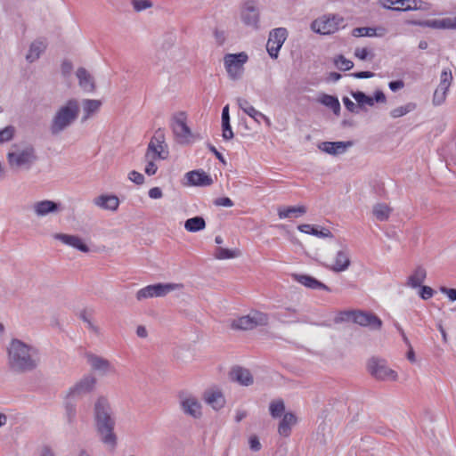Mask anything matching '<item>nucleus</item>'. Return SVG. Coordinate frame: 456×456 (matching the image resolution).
<instances>
[{"instance_id": "nucleus-1", "label": "nucleus", "mask_w": 456, "mask_h": 456, "mask_svg": "<svg viewBox=\"0 0 456 456\" xmlns=\"http://www.w3.org/2000/svg\"><path fill=\"white\" fill-rule=\"evenodd\" d=\"M9 362L12 367L20 370H33L38 366V349L23 341L13 338L8 347Z\"/></svg>"}, {"instance_id": "nucleus-2", "label": "nucleus", "mask_w": 456, "mask_h": 456, "mask_svg": "<svg viewBox=\"0 0 456 456\" xmlns=\"http://www.w3.org/2000/svg\"><path fill=\"white\" fill-rule=\"evenodd\" d=\"M94 419L96 430L103 444L116 445L117 437L113 432L115 421L110 415V408L108 401L100 397L94 406Z\"/></svg>"}, {"instance_id": "nucleus-3", "label": "nucleus", "mask_w": 456, "mask_h": 456, "mask_svg": "<svg viewBox=\"0 0 456 456\" xmlns=\"http://www.w3.org/2000/svg\"><path fill=\"white\" fill-rule=\"evenodd\" d=\"M10 168L14 172L29 170L37 160L35 147L30 143H14L6 156Z\"/></svg>"}, {"instance_id": "nucleus-4", "label": "nucleus", "mask_w": 456, "mask_h": 456, "mask_svg": "<svg viewBox=\"0 0 456 456\" xmlns=\"http://www.w3.org/2000/svg\"><path fill=\"white\" fill-rule=\"evenodd\" d=\"M80 113L79 102L76 99H69L65 104L61 105L53 115L50 132L53 135H57L69 127L78 118Z\"/></svg>"}, {"instance_id": "nucleus-5", "label": "nucleus", "mask_w": 456, "mask_h": 456, "mask_svg": "<svg viewBox=\"0 0 456 456\" xmlns=\"http://www.w3.org/2000/svg\"><path fill=\"white\" fill-rule=\"evenodd\" d=\"M187 116L183 111L175 113L171 119V129L175 141L180 144H187L192 136L190 127L187 126Z\"/></svg>"}, {"instance_id": "nucleus-6", "label": "nucleus", "mask_w": 456, "mask_h": 456, "mask_svg": "<svg viewBox=\"0 0 456 456\" xmlns=\"http://www.w3.org/2000/svg\"><path fill=\"white\" fill-rule=\"evenodd\" d=\"M344 19L337 14H328L314 20L312 24V29L322 35H330L335 33L342 26Z\"/></svg>"}, {"instance_id": "nucleus-7", "label": "nucleus", "mask_w": 456, "mask_h": 456, "mask_svg": "<svg viewBox=\"0 0 456 456\" xmlns=\"http://www.w3.org/2000/svg\"><path fill=\"white\" fill-rule=\"evenodd\" d=\"M268 315L262 312H253L250 314L241 316L232 323V329L249 330L257 326H265L268 323Z\"/></svg>"}, {"instance_id": "nucleus-8", "label": "nucleus", "mask_w": 456, "mask_h": 456, "mask_svg": "<svg viewBox=\"0 0 456 456\" xmlns=\"http://www.w3.org/2000/svg\"><path fill=\"white\" fill-rule=\"evenodd\" d=\"M224 66L229 77L232 80L240 78L244 68L243 65L248 61V55L245 53H228L224 58Z\"/></svg>"}, {"instance_id": "nucleus-9", "label": "nucleus", "mask_w": 456, "mask_h": 456, "mask_svg": "<svg viewBox=\"0 0 456 456\" xmlns=\"http://www.w3.org/2000/svg\"><path fill=\"white\" fill-rule=\"evenodd\" d=\"M288 37V30L285 28H276L269 32L266 43V50L273 59H277L280 49Z\"/></svg>"}, {"instance_id": "nucleus-10", "label": "nucleus", "mask_w": 456, "mask_h": 456, "mask_svg": "<svg viewBox=\"0 0 456 456\" xmlns=\"http://www.w3.org/2000/svg\"><path fill=\"white\" fill-rule=\"evenodd\" d=\"M179 286L180 285L174 283H157L153 285H148L137 291L136 299L141 301L154 297H164Z\"/></svg>"}, {"instance_id": "nucleus-11", "label": "nucleus", "mask_w": 456, "mask_h": 456, "mask_svg": "<svg viewBox=\"0 0 456 456\" xmlns=\"http://www.w3.org/2000/svg\"><path fill=\"white\" fill-rule=\"evenodd\" d=\"M452 81V75L450 69H443L440 76V84L433 95V103L435 105L442 104L446 98L447 91Z\"/></svg>"}, {"instance_id": "nucleus-12", "label": "nucleus", "mask_w": 456, "mask_h": 456, "mask_svg": "<svg viewBox=\"0 0 456 456\" xmlns=\"http://www.w3.org/2000/svg\"><path fill=\"white\" fill-rule=\"evenodd\" d=\"M31 209L37 217H43L50 214H57L61 212L63 208L61 203L50 200H43L36 201L31 205Z\"/></svg>"}, {"instance_id": "nucleus-13", "label": "nucleus", "mask_w": 456, "mask_h": 456, "mask_svg": "<svg viewBox=\"0 0 456 456\" xmlns=\"http://www.w3.org/2000/svg\"><path fill=\"white\" fill-rule=\"evenodd\" d=\"M353 322L373 330H379L382 327V321L376 314L362 310H355Z\"/></svg>"}, {"instance_id": "nucleus-14", "label": "nucleus", "mask_w": 456, "mask_h": 456, "mask_svg": "<svg viewBox=\"0 0 456 456\" xmlns=\"http://www.w3.org/2000/svg\"><path fill=\"white\" fill-rule=\"evenodd\" d=\"M240 18L246 26L251 27L254 29H257L259 28L260 14L254 2L249 1L245 3L240 12Z\"/></svg>"}, {"instance_id": "nucleus-15", "label": "nucleus", "mask_w": 456, "mask_h": 456, "mask_svg": "<svg viewBox=\"0 0 456 456\" xmlns=\"http://www.w3.org/2000/svg\"><path fill=\"white\" fill-rule=\"evenodd\" d=\"M179 398L185 413L194 418L201 415V404L197 398L183 391L179 394Z\"/></svg>"}, {"instance_id": "nucleus-16", "label": "nucleus", "mask_w": 456, "mask_h": 456, "mask_svg": "<svg viewBox=\"0 0 456 456\" xmlns=\"http://www.w3.org/2000/svg\"><path fill=\"white\" fill-rule=\"evenodd\" d=\"M203 398L206 403L215 410H219L225 404V399L222 391L216 387H210L207 389L204 393Z\"/></svg>"}, {"instance_id": "nucleus-17", "label": "nucleus", "mask_w": 456, "mask_h": 456, "mask_svg": "<svg viewBox=\"0 0 456 456\" xmlns=\"http://www.w3.org/2000/svg\"><path fill=\"white\" fill-rule=\"evenodd\" d=\"M53 238L57 240L61 241L63 244L70 246L74 248L78 249L81 252H89L88 246L77 235H70L66 233H55Z\"/></svg>"}, {"instance_id": "nucleus-18", "label": "nucleus", "mask_w": 456, "mask_h": 456, "mask_svg": "<svg viewBox=\"0 0 456 456\" xmlns=\"http://www.w3.org/2000/svg\"><path fill=\"white\" fill-rule=\"evenodd\" d=\"M93 202L98 208L110 211H117L119 206V200L116 195L102 194L95 197Z\"/></svg>"}, {"instance_id": "nucleus-19", "label": "nucleus", "mask_w": 456, "mask_h": 456, "mask_svg": "<svg viewBox=\"0 0 456 456\" xmlns=\"http://www.w3.org/2000/svg\"><path fill=\"white\" fill-rule=\"evenodd\" d=\"M188 183L195 186H209L213 183V179L203 170H193L186 174Z\"/></svg>"}, {"instance_id": "nucleus-20", "label": "nucleus", "mask_w": 456, "mask_h": 456, "mask_svg": "<svg viewBox=\"0 0 456 456\" xmlns=\"http://www.w3.org/2000/svg\"><path fill=\"white\" fill-rule=\"evenodd\" d=\"M352 142H324L319 145V149L330 155H338L344 153Z\"/></svg>"}, {"instance_id": "nucleus-21", "label": "nucleus", "mask_w": 456, "mask_h": 456, "mask_svg": "<svg viewBox=\"0 0 456 456\" xmlns=\"http://www.w3.org/2000/svg\"><path fill=\"white\" fill-rule=\"evenodd\" d=\"M292 277L295 281L305 286L306 288L312 289H323L329 292L330 291V289L328 286L313 276L295 273L292 275Z\"/></svg>"}, {"instance_id": "nucleus-22", "label": "nucleus", "mask_w": 456, "mask_h": 456, "mask_svg": "<svg viewBox=\"0 0 456 456\" xmlns=\"http://www.w3.org/2000/svg\"><path fill=\"white\" fill-rule=\"evenodd\" d=\"M77 77L78 84L84 91L92 93L95 90L94 79L85 68L81 67L77 69Z\"/></svg>"}, {"instance_id": "nucleus-23", "label": "nucleus", "mask_w": 456, "mask_h": 456, "mask_svg": "<svg viewBox=\"0 0 456 456\" xmlns=\"http://www.w3.org/2000/svg\"><path fill=\"white\" fill-rule=\"evenodd\" d=\"M387 33V29L382 26L379 27H362L355 28L353 30L354 37H382Z\"/></svg>"}, {"instance_id": "nucleus-24", "label": "nucleus", "mask_w": 456, "mask_h": 456, "mask_svg": "<svg viewBox=\"0 0 456 456\" xmlns=\"http://www.w3.org/2000/svg\"><path fill=\"white\" fill-rule=\"evenodd\" d=\"M350 263L349 253L347 249L343 248L338 251L335 263L330 266V270L336 273L346 271L349 267Z\"/></svg>"}, {"instance_id": "nucleus-25", "label": "nucleus", "mask_w": 456, "mask_h": 456, "mask_svg": "<svg viewBox=\"0 0 456 456\" xmlns=\"http://www.w3.org/2000/svg\"><path fill=\"white\" fill-rule=\"evenodd\" d=\"M297 421V419L293 413H285L278 427L279 434L284 437L289 436L291 428L296 425Z\"/></svg>"}, {"instance_id": "nucleus-26", "label": "nucleus", "mask_w": 456, "mask_h": 456, "mask_svg": "<svg viewBox=\"0 0 456 456\" xmlns=\"http://www.w3.org/2000/svg\"><path fill=\"white\" fill-rule=\"evenodd\" d=\"M86 357L94 370H106L114 368L110 362L103 357L93 354H86Z\"/></svg>"}, {"instance_id": "nucleus-27", "label": "nucleus", "mask_w": 456, "mask_h": 456, "mask_svg": "<svg viewBox=\"0 0 456 456\" xmlns=\"http://www.w3.org/2000/svg\"><path fill=\"white\" fill-rule=\"evenodd\" d=\"M95 384V380L93 377H86L80 383L77 384L73 388L70 389L68 396H77L85 393L90 392Z\"/></svg>"}, {"instance_id": "nucleus-28", "label": "nucleus", "mask_w": 456, "mask_h": 456, "mask_svg": "<svg viewBox=\"0 0 456 456\" xmlns=\"http://www.w3.org/2000/svg\"><path fill=\"white\" fill-rule=\"evenodd\" d=\"M168 155L169 151L167 150V143H154L153 150H150L149 143L145 153V159H167L168 158Z\"/></svg>"}, {"instance_id": "nucleus-29", "label": "nucleus", "mask_w": 456, "mask_h": 456, "mask_svg": "<svg viewBox=\"0 0 456 456\" xmlns=\"http://www.w3.org/2000/svg\"><path fill=\"white\" fill-rule=\"evenodd\" d=\"M237 103L240 110L252 118L256 123L260 124L261 118L264 117L262 112L256 110L249 102L244 98H238Z\"/></svg>"}, {"instance_id": "nucleus-30", "label": "nucleus", "mask_w": 456, "mask_h": 456, "mask_svg": "<svg viewBox=\"0 0 456 456\" xmlns=\"http://www.w3.org/2000/svg\"><path fill=\"white\" fill-rule=\"evenodd\" d=\"M306 213V208L305 206H293L287 208H280L278 209V216L281 219L297 217Z\"/></svg>"}, {"instance_id": "nucleus-31", "label": "nucleus", "mask_w": 456, "mask_h": 456, "mask_svg": "<svg viewBox=\"0 0 456 456\" xmlns=\"http://www.w3.org/2000/svg\"><path fill=\"white\" fill-rule=\"evenodd\" d=\"M297 229L304 233L314 235L319 238H331L333 234L329 229L322 228L321 230L318 227L311 225V224H300L297 226Z\"/></svg>"}, {"instance_id": "nucleus-32", "label": "nucleus", "mask_w": 456, "mask_h": 456, "mask_svg": "<svg viewBox=\"0 0 456 456\" xmlns=\"http://www.w3.org/2000/svg\"><path fill=\"white\" fill-rule=\"evenodd\" d=\"M427 277V272L424 267L418 266L413 273L408 277L406 285L413 289L421 286Z\"/></svg>"}, {"instance_id": "nucleus-33", "label": "nucleus", "mask_w": 456, "mask_h": 456, "mask_svg": "<svg viewBox=\"0 0 456 456\" xmlns=\"http://www.w3.org/2000/svg\"><path fill=\"white\" fill-rule=\"evenodd\" d=\"M82 105L84 110L82 120L86 121L100 110L102 102L100 100L86 99L83 101Z\"/></svg>"}, {"instance_id": "nucleus-34", "label": "nucleus", "mask_w": 456, "mask_h": 456, "mask_svg": "<svg viewBox=\"0 0 456 456\" xmlns=\"http://www.w3.org/2000/svg\"><path fill=\"white\" fill-rule=\"evenodd\" d=\"M319 102L330 108L335 115L338 116L340 114L341 107L336 96L322 94L319 98Z\"/></svg>"}, {"instance_id": "nucleus-35", "label": "nucleus", "mask_w": 456, "mask_h": 456, "mask_svg": "<svg viewBox=\"0 0 456 456\" xmlns=\"http://www.w3.org/2000/svg\"><path fill=\"white\" fill-rule=\"evenodd\" d=\"M46 45L42 41H35L30 45L29 51L26 55V59L29 62H33L37 60L41 53L45 50Z\"/></svg>"}, {"instance_id": "nucleus-36", "label": "nucleus", "mask_w": 456, "mask_h": 456, "mask_svg": "<svg viewBox=\"0 0 456 456\" xmlns=\"http://www.w3.org/2000/svg\"><path fill=\"white\" fill-rule=\"evenodd\" d=\"M206 227V222L202 216L189 218L184 223V228L190 232H197Z\"/></svg>"}, {"instance_id": "nucleus-37", "label": "nucleus", "mask_w": 456, "mask_h": 456, "mask_svg": "<svg viewBox=\"0 0 456 456\" xmlns=\"http://www.w3.org/2000/svg\"><path fill=\"white\" fill-rule=\"evenodd\" d=\"M367 370H392L388 367L387 360L378 356L370 357L367 362Z\"/></svg>"}, {"instance_id": "nucleus-38", "label": "nucleus", "mask_w": 456, "mask_h": 456, "mask_svg": "<svg viewBox=\"0 0 456 456\" xmlns=\"http://www.w3.org/2000/svg\"><path fill=\"white\" fill-rule=\"evenodd\" d=\"M372 212L377 220L384 222L388 220L392 208L385 203H378L374 205Z\"/></svg>"}, {"instance_id": "nucleus-39", "label": "nucleus", "mask_w": 456, "mask_h": 456, "mask_svg": "<svg viewBox=\"0 0 456 456\" xmlns=\"http://www.w3.org/2000/svg\"><path fill=\"white\" fill-rule=\"evenodd\" d=\"M396 4H400V7L392 8L393 11H411V10H419L420 9L421 1L420 0H395Z\"/></svg>"}, {"instance_id": "nucleus-40", "label": "nucleus", "mask_w": 456, "mask_h": 456, "mask_svg": "<svg viewBox=\"0 0 456 456\" xmlns=\"http://www.w3.org/2000/svg\"><path fill=\"white\" fill-rule=\"evenodd\" d=\"M216 259H230L238 257L240 256V251L239 249H228L222 247H218L215 250L214 254Z\"/></svg>"}, {"instance_id": "nucleus-41", "label": "nucleus", "mask_w": 456, "mask_h": 456, "mask_svg": "<svg viewBox=\"0 0 456 456\" xmlns=\"http://www.w3.org/2000/svg\"><path fill=\"white\" fill-rule=\"evenodd\" d=\"M351 95L357 102L358 107L362 109L364 105L373 106L374 99L370 96L366 95L363 92L356 91L352 92Z\"/></svg>"}, {"instance_id": "nucleus-42", "label": "nucleus", "mask_w": 456, "mask_h": 456, "mask_svg": "<svg viewBox=\"0 0 456 456\" xmlns=\"http://www.w3.org/2000/svg\"><path fill=\"white\" fill-rule=\"evenodd\" d=\"M231 379L243 386H248L253 383L251 372H231Z\"/></svg>"}, {"instance_id": "nucleus-43", "label": "nucleus", "mask_w": 456, "mask_h": 456, "mask_svg": "<svg viewBox=\"0 0 456 456\" xmlns=\"http://www.w3.org/2000/svg\"><path fill=\"white\" fill-rule=\"evenodd\" d=\"M416 24L425 28L446 29V18L441 20H426L416 22Z\"/></svg>"}, {"instance_id": "nucleus-44", "label": "nucleus", "mask_w": 456, "mask_h": 456, "mask_svg": "<svg viewBox=\"0 0 456 456\" xmlns=\"http://www.w3.org/2000/svg\"><path fill=\"white\" fill-rule=\"evenodd\" d=\"M415 109H416V104L413 102H409L404 106H400V107H397V108L392 110L390 112V115L394 118H400V117L406 115L407 113L414 110Z\"/></svg>"}, {"instance_id": "nucleus-45", "label": "nucleus", "mask_w": 456, "mask_h": 456, "mask_svg": "<svg viewBox=\"0 0 456 456\" xmlns=\"http://www.w3.org/2000/svg\"><path fill=\"white\" fill-rule=\"evenodd\" d=\"M93 313L87 310H83L79 314V318L87 324V328L94 333H99V328L92 322Z\"/></svg>"}, {"instance_id": "nucleus-46", "label": "nucleus", "mask_w": 456, "mask_h": 456, "mask_svg": "<svg viewBox=\"0 0 456 456\" xmlns=\"http://www.w3.org/2000/svg\"><path fill=\"white\" fill-rule=\"evenodd\" d=\"M334 64L340 70H350L354 67V62L345 58L344 55L339 54L334 59Z\"/></svg>"}, {"instance_id": "nucleus-47", "label": "nucleus", "mask_w": 456, "mask_h": 456, "mask_svg": "<svg viewBox=\"0 0 456 456\" xmlns=\"http://www.w3.org/2000/svg\"><path fill=\"white\" fill-rule=\"evenodd\" d=\"M269 410H270V413H271L272 417H273V418L280 417L285 410V405H284L283 401L281 399L273 401L270 403Z\"/></svg>"}, {"instance_id": "nucleus-48", "label": "nucleus", "mask_w": 456, "mask_h": 456, "mask_svg": "<svg viewBox=\"0 0 456 456\" xmlns=\"http://www.w3.org/2000/svg\"><path fill=\"white\" fill-rule=\"evenodd\" d=\"M354 314L355 310L341 311L335 317L334 322L336 323H340L344 322H354Z\"/></svg>"}, {"instance_id": "nucleus-49", "label": "nucleus", "mask_w": 456, "mask_h": 456, "mask_svg": "<svg viewBox=\"0 0 456 456\" xmlns=\"http://www.w3.org/2000/svg\"><path fill=\"white\" fill-rule=\"evenodd\" d=\"M154 143H166V137L163 129L159 128L155 131L154 135L150 141V150L154 149Z\"/></svg>"}, {"instance_id": "nucleus-50", "label": "nucleus", "mask_w": 456, "mask_h": 456, "mask_svg": "<svg viewBox=\"0 0 456 456\" xmlns=\"http://www.w3.org/2000/svg\"><path fill=\"white\" fill-rule=\"evenodd\" d=\"M373 378L382 381H395L397 379L396 372H371Z\"/></svg>"}, {"instance_id": "nucleus-51", "label": "nucleus", "mask_w": 456, "mask_h": 456, "mask_svg": "<svg viewBox=\"0 0 456 456\" xmlns=\"http://www.w3.org/2000/svg\"><path fill=\"white\" fill-rule=\"evenodd\" d=\"M15 129L12 126H8L0 130V143L8 142L12 139Z\"/></svg>"}, {"instance_id": "nucleus-52", "label": "nucleus", "mask_w": 456, "mask_h": 456, "mask_svg": "<svg viewBox=\"0 0 456 456\" xmlns=\"http://www.w3.org/2000/svg\"><path fill=\"white\" fill-rule=\"evenodd\" d=\"M297 314V310L291 307H286L283 310L275 314V317L281 321L285 322L287 318L293 317Z\"/></svg>"}, {"instance_id": "nucleus-53", "label": "nucleus", "mask_w": 456, "mask_h": 456, "mask_svg": "<svg viewBox=\"0 0 456 456\" xmlns=\"http://www.w3.org/2000/svg\"><path fill=\"white\" fill-rule=\"evenodd\" d=\"M131 4L136 12H141L152 6L150 0H132Z\"/></svg>"}, {"instance_id": "nucleus-54", "label": "nucleus", "mask_w": 456, "mask_h": 456, "mask_svg": "<svg viewBox=\"0 0 456 456\" xmlns=\"http://www.w3.org/2000/svg\"><path fill=\"white\" fill-rule=\"evenodd\" d=\"M222 136L224 140H231L233 138L234 134L230 121L226 120L222 122Z\"/></svg>"}, {"instance_id": "nucleus-55", "label": "nucleus", "mask_w": 456, "mask_h": 456, "mask_svg": "<svg viewBox=\"0 0 456 456\" xmlns=\"http://www.w3.org/2000/svg\"><path fill=\"white\" fill-rule=\"evenodd\" d=\"M147 160V165L145 167V173L148 175H153L156 174L158 170L157 165L154 163V160L157 159H145Z\"/></svg>"}, {"instance_id": "nucleus-56", "label": "nucleus", "mask_w": 456, "mask_h": 456, "mask_svg": "<svg viewBox=\"0 0 456 456\" xmlns=\"http://www.w3.org/2000/svg\"><path fill=\"white\" fill-rule=\"evenodd\" d=\"M129 180H131L133 183L141 185L144 183V176L137 172V171H131L128 175Z\"/></svg>"}, {"instance_id": "nucleus-57", "label": "nucleus", "mask_w": 456, "mask_h": 456, "mask_svg": "<svg viewBox=\"0 0 456 456\" xmlns=\"http://www.w3.org/2000/svg\"><path fill=\"white\" fill-rule=\"evenodd\" d=\"M214 203L216 206L228 207V208L232 207L234 205L233 201L228 197L217 198L215 200Z\"/></svg>"}, {"instance_id": "nucleus-58", "label": "nucleus", "mask_w": 456, "mask_h": 456, "mask_svg": "<svg viewBox=\"0 0 456 456\" xmlns=\"http://www.w3.org/2000/svg\"><path fill=\"white\" fill-rule=\"evenodd\" d=\"M433 294H434L433 289H431L428 286H422L420 289V291H419L420 297L425 300L432 297Z\"/></svg>"}, {"instance_id": "nucleus-59", "label": "nucleus", "mask_w": 456, "mask_h": 456, "mask_svg": "<svg viewBox=\"0 0 456 456\" xmlns=\"http://www.w3.org/2000/svg\"><path fill=\"white\" fill-rule=\"evenodd\" d=\"M343 102H344V105L346 108V110H349L350 112H352V113L358 112V110H357L358 107L348 97H344Z\"/></svg>"}, {"instance_id": "nucleus-60", "label": "nucleus", "mask_w": 456, "mask_h": 456, "mask_svg": "<svg viewBox=\"0 0 456 456\" xmlns=\"http://www.w3.org/2000/svg\"><path fill=\"white\" fill-rule=\"evenodd\" d=\"M61 73L63 76H68L71 73L73 69V65L69 61H63L61 63Z\"/></svg>"}, {"instance_id": "nucleus-61", "label": "nucleus", "mask_w": 456, "mask_h": 456, "mask_svg": "<svg viewBox=\"0 0 456 456\" xmlns=\"http://www.w3.org/2000/svg\"><path fill=\"white\" fill-rule=\"evenodd\" d=\"M354 56L362 61H365L369 56V51L367 48H356L354 51Z\"/></svg>"}, {"instance_id": "nucleus-62", "label": "nucleus", "mask_w": 456, "mask_h": 456, "mask_svg": "<svg viewBox=\"0 0 456 456\" xmlns=\"http://www.w3.org/2000/svg\"><path fill=\"white\" fill-rule=\"evenodd\" d=\"M441 292L447 295L451 301L456 300V289H449L445 287L441 288Z\"/></svg>"}, {"instance_id": "nucleus-63", "label": "nucleus", "mask_w": 456, "mask_h": 456, "mask_svg": "<svg viewBox=\"0 0 456 456\" xmlns=\"http://www.w3.org/2000/svg\"><path fill=\"white\" fill-rule=\"evenodd\" d=\"M249 446L250 449L257 452L261 449V444L256 436H251L249 438Z\"/></svg>"}, {"instance_id": "nucleus-64", "label": "nucleus", "mask_w": 456, "mask_h": 456, "mask_svg": "<svg viewBox=\"0 0 456 456\" xmlns=\"http://www.w3.org/2000/svg\"><path fill=\"white\" fill-rule=\"evenodd\" d=\"M163 193L160 188L159 187H153L150 189L149 191V197L151 199H160L162 197Z\"/></svg>"}]
</instances>
